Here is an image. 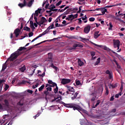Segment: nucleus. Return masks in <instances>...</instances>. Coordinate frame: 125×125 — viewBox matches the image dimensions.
I'll use <instances>...</instances> for the list:
<instances>
[{"mask_svg":"<svg viewBox=\"0 0 125 125\" xmlns=\"http://www.w3.org/2000/svg\"><path fill=\"white\" fill-rule=\"evenodd\" d=\"M62 105H63L65 107H67V108H73V110H74V111L76 110H77V111H79V112H80L81 111H83V108H82L80 106H74L73 105H71L70 104H66L63 102H62Z\"/></svg>","mask_w":125,"mask_h":125,"instance_id":"2","label":"nucleus"},{"mask_svg":"<svg viewBox=\"0 0 125 125\" xmlns=\"http://www.w3.org/2000/svg\"><path fill=\"white\" fill-rule=\"evenodd\" d=\"M52 86L53 87H54V86H56V87H57V84H56V83L53 82V83H52Z\"/></svg>","mask_w":125,"mask_h":125,"instance_id":"52","label":"nucleus"},{"mask_svg":"<svg viewBox=\"0 0 125 125\" xmlns=\"http://www.w3.org/2000/svg\"><path fill=\"white\" fill-rule=\"evenodd\" d=\"M51 68H53L56 71H57L58 70V68L55 66H54V64H53V63H51Z\"/></svg>","mask_w":125,"mask_h":125,"instance_id":"30","label":"nucleus"},{"mask_svg":"<svg viewBox=\"0 0 125 125\" xmlns=\"http://www.w3.org/2000/svg\"><path fill=\"white\" fill-rule=\"evenodd\" d=\"M54 22L52 23L48 27V30H51V29H54Z\"/></svg>","mask_w":125,"mask_h":125,"instance_id":"24","label":"nucleus"},{"mask_svg":"<svg viewBox=\"0 0 125 125\" xmlns=\"http://www.w3.org/2000/svg\"><path fill=\"white\" fill-rule=\"evenodd\" d=\"M89 20L90 21V22H93V21H94L95 20V18H90L89 19Z\"/></svg>","mask_w":125,"mask_h":125,"instance_id":"44","label":"nucleus"},{"mask_svg":"<svg viewBox=\"0 0 125 125\" xmlns=\"http://www.w3.org/2000/svg\"><path fill=\"white\" fill-rule=\"evenodd\" d=\"M105 74L107 75H109L108 78L109 80H111V79H113V73L111 72L110 70H107L105 72Z\"/></svg>","mask_w":125,"mask_h":125,"instance_id":"11","label":"nucleus"},{"mask_svg":"<svg viewBox=\"0 0 125 125\" xmlns=\"http://www.w3.org/2000/svg\"><path fill=\"white\" fill-rule=\"evenodd\" d=\"M113 61L115 62L116 65H117V67L118 68V69H121V65H120L119 63H118V62H117L116 59H114Z\"/></svg>","mask_w":125,"mask_h":125,"instance_id":"23","label":"nucleus"},{"mask_svg":"<svg viewBox=\"0 0 125 125\" xmlns=\"http://www.w3.org/2000/svg\"><path fill=\"white\" fill-rule=\"evenodd\" d=\"M21 32V30H20L19 28H17L14 30V34H15L16 36V38H18V36L20 35Z\"/></svg>","mask_w":125,"mask_h":125,"instance_id":"9","label":"nucleus"},{"mask_svg":"<svg viewBox=\"0 0 125 125\" xmlns=\"http://www.w3.org/2000/svg\"><path fill=\"white\" fill-rule=\"evenodd\" d=\"M23 30L24 31H26V32H31V28H30L28 26H25L23 28Z\"/></svg>","mask_w":125,"mask_h":125,"instance_id":"25","label":"nucleus"},{"mask_svg":"<svg viewBox=\"0 0 125 125\" xmlns=\"http://www.w3.org/2000/svg\"><path fill=\"white\" fill-rule=\"evenodd\" d=\"M30 28H31V29H33L34 30V29H36V28L35 27V26H34V24H31L30 25Z\"/></svg>","mask_w":125,"mask_h":125,"instance_id":"60","label":"nucleus"},{"mask_svg":"<svg viewBox=\"0 0 125 125\" xmlns=\"http://www.w3.org/2000/svg\"><path fill=\"white\" fill-rule=\"evenodd\" d=\"M96 99V96H95L91 98V101L92 102H93L95 101Z\"/></svg>","mask_w":125,"mask_h":125,"instance_id":"42","label":"nucleus"},{"mask_svg":"<svg viewBox=\"0 0 125 125\" xmlns=\"http://www.w3.org/2000/svg\"><path fill=\"white\" fill-rule=\"evenodd\" d=\"M110 86H111L112 88H116V87H118V83L111 84Z\"/></svg>","mask_w":125,"mask_h":125,"instance_id":"21","label":"nucleus"},{"mask_svg":"<svg viewBox=\"0 0 125 125\" xmlns=\"http://www.w3.org/2000/svg\"><path fill=\"white\" fill-rule=\"evenodd\" d=\"M123 83H124L123 82H121V86L120 87L121 91H123V89H124V84H123Z\"/></svg>","mask_w":125,"mask_h":125,"instance_id":"39","label":"nucleus"},{"mask_svg":"<svg viewBox=\"0 0 125 125\" xmlns=\"http://www.w3.org/2000/svg\"><path fill=\"white\" fill-rule=\"evenodd\" d=\"M92 44H93L95 45V46H98V47H102V45H98L97 44H96L95 43H94L93 42H91Z\"/></svg>","mask_w":125,"mask_h":125,"instance_id":"34","label":"nucleus"},{"mask_svg":"<svg viewBox=\"0 0 125 125\" xmlns=\"http://www.w3.org/2000/svg\"><path fill=\"white\" fill-rule=\"evenodd\" d=\"M68 8H69V6H67L66 7H65L63 9H62L60 11V12H64V11H65V10H66V9H68Z\"/></svg>","mask_w":125,"mask_h":125,"instance_id":"38","label":"nucleus"},{"mask_svg":"<svg viewBox=\"0 0 125 125\" xmlns=\"http://www.w3.org/2000/svg\"><path fill=\"white\" fill-rule=\"evenodd\" d=\"M68 17H69V18H70L71 19H75V16L73 14L68 15Z\"/></svg>","mask_w":125,"mask_h":125,"instance_id":"36","label":"nucleus"},{"mask_svg":"<svg viewBox=\"0 0 125 125\" xmlns=\"http://www.w3.org/2000/svg\"><path fill=\"white\" fill-rule=\"evenodd\" d=\"M3 119L2 120H0V125H5V116H3Z\"/></svg>","mask_w":125,"mask_h":125,"instance_id":"15","label":"nucleus"},{"mask_svg":"<svg viewBox=\"0 0 125 125\" xmlns=\"http://www.w3.org/2000/svg\"><path fill=\"white\" fill-rule=\"evenodd\" d=\"M21 62H22V60H21V59H18L14 62V64L15 65H18V64H20Z\"/></svg>","mask_w":125,"mask_h":125,"instance_id":"20","label":"nucleus"},{"mask_svg":"<svg viewBox=\"0 0 125 125\" xmlns=\"http://www.w3.org/2000/svg\"><path fill=\"white\" fill-rule=\"evenodd\" d=\"M70 92H72V95H74V94L75 93V89H74V87H73L68 86H67V90L66 91V95L70 94Z\"/></svg>","mask_w":125,"mask_h":125,"instance_id":"4","label":"nucleus"},{"mask_svg":"<svg viewBox=\"0 0 125 125\" xmlns=\"http://www.w3.org/2000/svg\"><path fill=\"white\" fill-rule=\"evenodd\" d=\"M78 95H79V93L76 92V93L74 94V95L73 96H74L76 98H77V96H78Z\"/></svg>","mask_w":125,"mask_h":125,"instance_id":"64","label":"nucleus"},{"mask_svg":"<svg viewBox=\"0 0 125 125\" xmlns=\"http://www.w3.org/2000/svg\"><path fill=\"white\" fill-rule=\"evenodd\" d=\"M34 0H31L27 4H26V6H28V7H31L32 5H33V2H34Z\"/></svg>","mask_w":125,"mask_h":125,"instance_id":"19","label":"nucleus"},{"mask_svg":"<svg viewBox=\"0 0 125 125\" xmlns=\"http://www.w3.org/2000/svg\"><path fill=\"white\" fill-rule=\"evenodd\" d=\"M27 48L25 47H21L19 48V49L17 50V52H15L13 53H12L10 57L7 59L6 62H8V61H14L19 55H20V52L19 51H22V50H26Z\"/></svg>","mask_w":125,"mask_h":125,"instance_id":"1","label":"nucleus"},{"mask_svg":"<svg viewBox=\"0 0 125 125\" xmlns=\"http://www.w3.org/2000/svg\"><path fill=\"white\" fill-rule=\"evenodd\" d=\"M113 29V25H112V22L109 23V28L108 30H112Z\"/></svg>","mask_w":125,"mask_h":125,"instance_id":"41","label":"nucleus"},{"mask_svg":"<svg viewBox=\"0 0 125 125\" xmlns=\"http://www.w3.org/2000/svg\"><path fill=\"white\" fill-rule=\"evenodd\" d=\"M104 50H107V51H111V52H112V53H113V54H118L115 51H114L113 50H111V49H110L109 48L107 47V46H104Z\"/></svg>","mask_w":125,"mask_h":125,"instance_id":"14","label":"nucleus"},{"mask_svg":"<svg viewBox=\"0 0 125 125\" xmlns=\"http://www.w3.org/2000/svg\"><path fill=\"white\" fill-rule=\"evenodd\" d=\"M34 20L36 22V23H37V24H38L39 22L38 21V19L36 17V16H34Z\"/></svg>","mask_w":125,"mask_h":125,"instance_id":"56","label":"nucleus"},{"mask_svg":"<svg viewBox=\"0 0 125 125\" xmlns=\"http://www.w3.org/2000/svg\"><path fill=\"white\" fill-rule=\"evenodd\" d=\"M27 91L28 93H30V94H33V90L30 89H27Z\"/></svg>","mask_w":125,"mask_h":125,"instance_id":"50","label":"nucleus"},{"mask_svg":"<svg viewBox=\"0 0 125 125\" xmlns=\"http://www.w3.org/2000/svg\"><path fill=\"white\" fill-rule=\"evenodd\" d=\"M100 32L99 31H95L94 33V39H98V38H99V37H100V36L101 35V33H99Z\"/></svg>","mask_w":125,"mask_h":125,"instance_id":"12","label":"nucleus"},{"mask_svg":"<svg viewBox=\"0 0 125 125\" xmlns=\"http://www.w3.org/2000/svg\"><path fill=\"white\" fill-rule=\"evenodd\" d=\"M4 102L5 105V106H6V107H8V106H9V102H8V101L7 100H4Z\"/></svg>","mask_w":125,"mask_h":125,"instance_id":"28","label":"nucleus"},{"mask_svg":"<svg viewBox=\"0 0 125 125\" xmlns=\"http://www.w3.org/2000/svg\"><path fill=\"white\" fill-rule=\"evenodd\" d=\"M78 62L79 66H80V67H82L83 65H84V63L82 60L80 59H78Z\"/></svg>","mask_w":125,"mask_h":125,"instance_id":"17","label":"nucleus"},{"mask_svg":"<svg viewBox=\"0 0 125 125\" xmlns=\"http://www.w3.org/2000/svg\"><path fill=\"white\" fill-rule=\"evenodd\" d=\"M90 29H91V26H90L89 24H87L84 28V33H85V34H88L89 32H90Z\"/></svg>","mask_w":125,"mask_h":125,"instance_id":"5","label":"nucleus"},{"mask_svg":"<svg viewBox=\"0 0 125 125\" xmlns=\"http://www.w3.org/2000/svg\"><path fill=\"white\" fill-rule=\"evenodd\" d=\"M57 99H62V96H61V95H59V94H58L57 95V97L56 98Z\"/></svg>","mask_w":125,"mask_h":125,"instance_id":"53","label":"nucleus"},{"mask_svg":"<svg viewBox=\"0 0 125 125\" xmlns=\"http://www.w3.org/2000/svg\"><path fill=\"white\" fill-rule=\"evenodd\" d=\"M100 103H101V102L100 101V100H98L97 101V103L95 105H93L92 106V108H96V107H97V106H98V105H99V104H100Z\"/></svg>","mask_w":125,"mask_h":125,"instance_id":"22","label":"nucleus"},{"mask_svg":"<svg viewBox=\"0 0 125 125\" xmlns=\"http://www.w3.org/2000/svg\"><path fill=\"white\" fill-rule=\"evenodd\" d=\"M55 40H57V38H54L52 40H45L43 42H42L40 43H38L34 45V46H38V45H40V44H42V43H43L44 42H51V41H55Z\"/></svg>","mask_w":125,"mask_h":125,"instance_id":"10","label":"nucleus"},{"mask_svg":"<svg viewBox=\"0 0 125 125\" xmlns=\"http://www.w3.org/2000/svg\"><path fill=\"white\" fill-rule=\"evenodd\" d=\"M40 115H41V113H38V114H36V115H35V119H37V117H39V116H40Z\"/></svg>","mask_w":125,"mask_h":125,"instance_id":"63","label":"nucleus"},{"mask_svg":"<svg viewBox=\"0 0 125 125\" xmlns=\"http://www.w3.org/2000/svg\"><path fill=\"white\" fill-rule=\"evenodd\" d=\"M17 104H18V105H19L20 106H23V103H21V102H19L17 103Z\"/></svg>","mask_w":125,"mask_h":125,"instance_id":"59","label":"nucleus"},{"mask_svg":"<svg viewBox=\"0 0 125 125\" xmlns=\"http://www.w3.org/2000/svg\"><path fill=\"white\" fill-rule=\"evenodd\" d=\"M33 36H34V33H33V32H31L28 34V36L29 38L33 37Z\"/></svg>","mask_w":125,"mask_h":125,"instance_id":"43","label":"nucleus"},{"mask_svg":"<svg viewBox=\"0 0 125 125\" xmlns=\"http://www.w3.org/2000/svg\"><path fill=\"white\" fill-rule=\"evenodd\" d=\"M48 59H50V60H52V59L53 58V56H52V54L51 53H49L48 54Z\"/></svg>","mask_w":125,"mask_h":125,"instance_id":"27","label":"nucleus"},{"mask_svg":"<svg viewBox=\"0 0 125 125\" xmlns=\"http://www.w3.org/2000/svg\"><path fill=\"white\" fill-rule=\"evenodd\" d=\"M41 10H42V9L38 8L37 10L35 11V16H39V13H41Z\"/></svg>","mask_w":125,"mask_h":125,"instance_id":"18","label":"nucleus"},{"mask_svg":"<svg viewBox=\"0 0 125 125\" xmlns=\"http://www.w3.org/2000/svg\"><path fill=\"white\" fill-rule=\"evenodd\" d=\"M82 7H83L82 6L79 7V11L77 12V13H81V11H82Z\"/></svg>","mask_w":125,"mask_h":125,"instance_id":"54","label":"nucleus"},{"mask_svg":"<svg viewBox=\"0 0 125 125\" xmlns=\"http://www.w3.org/2000/svg\"><path fill=\"white\" fill-rule=\"evenodd\" d=\"M122 95V94H117L115 95V98H119L120 97V96H121Z\"/></svg>","mask_w":125,"mask_h":125,"instance_id":"51","label":"nucleus"},{"mask_svg":"<svg viewBox=\"0 0 125 125\" xmlns=\"http://www.w3.org/2000/svg\"><path fill=\"white\" fill-rule=\"evenodd\" d=\"M108 94H109V88H108V87H105V96H107Z\"/></svg>","mask_w":125,"mask_h":125,"instance_id":"29","label":"nucleus"},{"mask_svg":"<svg viewBox=\"0 0 125 125\" xmlns=\"http://www.w3.org/2000/svg\"><path fill=\"white\" fill-rule=\"evenodd\" d=\"M76 47H80L81 48L83 47V46L80 44H74L73 45V48L71 49H75Z\"/></svg>","mask_w":125,"mask_h":125,"instance_id":"13","label":"nucleus"},{"mask_svg":"<svg viewBox=\"0 0 125 125\" xmlns=\"http://www.w3.org/2000/svg\"><path fill=\"white\" fill-rule=\"evenodd\" d=\"M48 83H49V84H52V83H53V82H52V81L51 80H48Z\"/></svg>","mask_w":125,"mask_h":125,"instance_id":"62","label":"nucleus"},{"mask_svg":"<svg viewBox=\"0 0 125 125\" xmlns=\"http://www.w3.org/2000/svg\"><path fill=\"white\" fill-rule=\"evenodd\" d=\"M49 31V30L48 29V28L42 34H40L39 36H40L41 38H42V36H44V35H46V34H48Z\"/></svg>","mask_w":125,"mask_h":125,"instance_id":"16","label":"nucleus"},{"mask_svg":"<svg viewBox=\"0 0 125 125\" xmlns=\"http://www.w3.org/2000/svg\"><path fill=\"white\" fill-rule=\"evenodd\" d=\"M100 60H101V59L100 58H98L97 59V61L94 64V66H96L98 64H99V63H100Z\"/></svg>","mask_w":125,"mask_h":125,"instance_id":"26","label":"nucleus"},{"mask_svg":"<svg viewBox=\"0 0 125 125\" xmlns=\"http://www.w3.org/2000/svg\"><path fill=\"white\" fill-rule=\"evenodd\" d=\"M46 89L48 91H52V88L51 87H48L46 88Z\"/></svg>","mask_w":125,"mask_h":125,"instance_id":"49","label":"nucleus"},{"mask_svg":"<svg viewBox=\"0 0 125 125\" xmlns=\"http://www.w3.org/2000/svg\"><path fill=\"white\" fill-rule=\"evenodd\" d=\"M26 70V67H25V65H23L21 68H20V71L21 72H24Z\"/></svg>","mask_w":125,"mask_h":125,"instance_id":"31","label":"nucleus"},{"mask_svg":"<svg viewBox=\"0 0 125 125\" xmlns=\"http://www.w3.org/2000/svg\"><path fill=\"white\" fill-rule=\"evenodd\" d=\"M46 22H47L46 19H45V18L44 17H42L41 18V21L38 22V25H39V26H42V25H43V23H45Z\"/></svg>","mask_w":125,"mask_h":125,"instance_id":"6","label":"nucleus"},{"mask_svg":"<svg viewBox=\"0 0 125 125\" xmlns=\"http://www.w3.org/2000/svg\"><path fill=\"white\" fill-rule=\"evenodd\" d=\"M61 3H62V0H60V1L56 4V6H59V5H60V4H61Z\"/></svg>","mask_w":125,"mask_h":125,"instance_id":"46","label":"nucleus"},{"mask_svg":"<svg viewBox=\"0 0 125 125\" xmlns=\"http://www.w3.org/2000/svg\"><path fill=\"white\" fill-rule=\"evenodd\" d=\"M79 9H78L77 8H74L73 9H72V10H70V11H77V10H78Z\"/></svg>","mask_w":125,"mask_h":125,"instance_id":"57","label":"nucleus"},{"mask_svg":"<svg viewBox=\"0 0 125 125\" xmlns=\"http://www.w3.org/2000/svg\"><path fill=\"white\" fill-rule=\"evenodd\" d=\"M71 10H72V8L68 9L66 10V11L64 13V14H65V15H67V14H69V12H70V11H71Z\"/></svg>","mask_w":125,"mask_h":125,"instance_id":"33","label":"nucleus"},{"mask_svg":"<svg viewBox=\"0 0 125 125\" xmlns=\"http://www.w3.org/2000/svg\"><path fill=\"white\" fill-rule=\"evenodd\" d=\"M54 92L55 94L58 93V86L56 87V88L54 89Z\"/></svg>","mask_w":125,"mask_h":125,"instance_id":"35","label":"nucleus"},{"mask_svg":"<svg viewBox=\"0 0 125 125\" xmlns=\"http://www.w3.org/2000/svg\"><path fill=\"white\" fill-rule=\"evenodd\" d=\"M90 54L92 57L95 56V52H90Z\"/></svg>","mask_w":125,"mask_h":125,"instance_id":"47","label":"nucleus"},{"mask_svg":"<svg viewBox=\"0 0 125 125\" xmlns=\"http://www.w3.org/2000/svg\"><path fill=\"white\" fill-rule=\"evenodd\" d=\"M101 11L102 14H98L97 15V16H100L101 15H104L105 14V12H107V9H105V8H101Z\"/></svg>","mask_w":125,"mask_h":125,"instance_id":"8","label":"nucleus"},{"mask_svg":"<svg viewBox=\"0 0 125 125\" xmlns=\"http://www.w3.org/2000/svg\"><path fill=\"white\" fill-rule=\"evenodd\" d=\"M9 88V85H8V84H5V87L4 89L5 90H7V89H8Z\"/></svg>","mask_w":125,"mask_h":125,"instance_id":"55","label":"nucleus"},{"mask_svg":"<svg viewBox=\"0 0 125 125\" xmlns=\"http://www.w3.org/2000/svg\"><path fill=\"white\" fill-rule=\"evenodd\" d=\"M71 83V80L68 79H62L61 81L62 84H67V83Z\"/></svg>","mask_w":125,"mask_h":125,"instance_id":"7","label":"nucleus"},{"mask_svg":"<svg viewBox=\"0 0 125 125\" xmlns=\"http://www.w3.org/2000/svg\"><path fill=\"white\" fill-rule=\"evenodd\" d=\"M121 42H120V41L119 40H113V47L114 48H117L119 50L120 49V44Z\"/></svg>","mask_w":125,"mask_h":125,"instance_id":"3","label":"nucleus"},{"mask_svg":"<svg viewBox=\"0 0 125 125\" xmlns=\"http://www.w3.org/2000/svg\"><path fill=\"white\" fill-rule=\"evenodd\" d=\"M44 94H45L46 95V96H47V95H48V94H49V92H48V90H45L44 91Z\"/></svg>","mask_w":125,"mask_h":125,"instance_id":"45","label":"nucleus"},{"mask_svg":"<svg viewBox=\"0 0 125 125\" xmlns=\"http://www.w3.org/2000/svg\"><path fill=\"white\" fill-rule=\"evenodd\" d=\"M81 40H82V41H84V42H86V41H88V39H85V38H81Z\"/></svg>","mask_w":125,"mask_h":125,"instance_id":"61","label":"nucleus"},{"mask_svg":"<svg viewBox=\"0 0 125 125\" xmlns=\"http://www.w3.org/2000/svg\"><path fill=\"white\" fill-rule=\"evenodd\" d=\"M6 67L7 66H6V65H5V64H3L1 71H4V70L6 69Z\"/></svg>","mask_w":125,"mask_h":125,"instance_id":"40","label":"nucleus"},{"mask_svg":"<svg viewBox=\"0 0 125 125\" xmlns=\"http://www.w3.org/2000/svg\"><path fill=\"white\" fill-rule=\"evenodd\" d=\"M44 88V84H42L39 88V91H42V89Z\"/></svg>","mask_w":125,"mask_h":125,"instance_id":"32","label":"nucleus"},{"mask_svg":"<svg viewBox=\"0 0 125 125\" xmlns=\"http://www.w3.org/2000/svg\"><path fill=\"white\" fill-rule=\"evenodd\" d=\"M76 84L77 85H80V84H81V81H80V80L76 81Z\"/></svg>","mask_w":125,"mask_h":125,"instance_id":"48","label":"nucleus"},{"mask_svg":"<svg viewBox=\"0 0 125 125\" xmlns=\"http://www.w3.org/2000/svg\"><path fill=\"white\" fill-rule=\"evenodd\" d=\"M115 100V98H114V96L111 97L110 101H114Z\"/></svg>","mask_w":125,"mask_h":125,"instance_id":"58","label":"nucleus"},{"mask_svg":"<svg viewBox=\"0 0 125 125\" xmlns=\"http://www.w3.org/2000/svg\"><path fill=\"white\" fill-rule=\"evenodd\" d=\"M41 38L40 36L39 35L38 36L36 37L35 38H34L32 41L31 42H34L37 40H38V39Z\"/></svg>","mask_w":125,"mask_h":125,"instance_id":"37","label":"nucleus"}]
</instances>
